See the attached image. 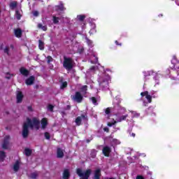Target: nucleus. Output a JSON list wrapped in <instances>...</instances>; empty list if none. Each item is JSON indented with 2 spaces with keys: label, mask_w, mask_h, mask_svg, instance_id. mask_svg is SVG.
I'll use <instances>...</instances> for the list:
<instances>
[{
  "label": "nucleus",
  "mask_w": 179,
  "mask_h": 179,
  "mask_svg": "<svg viewBox=\"0 0 179 179\" xmlns=\"http://www.w3.org/2000/svg\"><path fill=\"white\" fill-rule=\"evenodd\" d=\"M29 127L31 129H40V120L33 117L32 120L27 118V122H24L22 127V137L27 138L29 136Z\"/></svg>",
  "instance_id": "f257e3e1"
},
{
  "label": "nucleus",
  "mask_w": 179,
  "mask_h": 179,
  "mask_svg": "<svg viewBox=\"0 0 179 179\" xmlns=\"http://www.w3.org/2000/svg\"><path fill=\"white\" fill-rule=\"evenodd\" d=\"M76 174L79 176L80 179H89L92 174V169H87L86 171L82 170V169H76Z\"/></svg>",
  "instance_id": "f03ea898"
},
{
  "label": "nucleus",
  "mask_w": 179,
  "mask_h": 179,
  "mask_svg": "<svg viewBox=\"0 0 179 179\" xmlns=\"http://www.w3.org/2000/svg\"><path fill=\"white\" fill-rule=\"evenodd\" d=\"M64 61L63 62V66L67 69V71H71L73 68V62L72 59L64 57Z\"/></svg>",
  "instance_id": "7ed1b4c3"
},
{
  "label": "nucleus",
  "mask_w": 179,
  "mask_h": 179,
  "mask_svg": "<svg viewBox=\"0 0 179 179\" xmlns=\"http://www.w3.org/2000/svg\"><path fill=\"white\" fill-rule=\"evenodd\" d=\"M71 99L76 103H82L83 101V96L79 92H76L74 95H72Z\"/></svg>",
  "instance_id": "20e7f679"
},
{
  "label": "nucleus",
  "mask_w": 179,
  "mask_h": 179,
  "mask_svg": "<svg viewBox=\"0 0 179 179\" xmlns=\"http://www.w3.org/2000/svg\"><path fill=\"white\" fill-rule=\"evenodd\" d=\"M99 86L102 89V90H106V89H108V80H107V78H105L103 80L100 78Z\"/></svg>",
  "instance_id": "39448f33"
},
{
  "label": "nucleus",
  "mask_w": 179,
  "mask_h": 179,
  "mask_svg": "<svg viewBox=\"0 0 179 179\" xmlns=\"http://www.w3.org/2000/svg\"><path fill=\"white\" fill-rule=\"evenodd\" d=\"M34 80H36V78L31 76L25 80V83L27 86H31L34 84Z\"/></svg>",
  "instance_id": "423d86ee"
},
{
  "label": "nucleus",
  "mask_w": 179,
  "mask_h": 179,
  "mask_svg": "<svg viewBox=\"0 0 179 179\" xmlns=\"http://www.w3.org/2000/svg\"><path fill=\"white\" fill-rule=\"evenodd\" d=\"M20 73L22 76H24L25 78H27V76H29V75L30 74L29 70L26 69V68L24 67H21L20 69Z\"/></svg>",
  "instance_id": "0eeeda50"
},
{
  "label": "nucleus",
  "mask_w": 179,
  "mask_h": 179,
  "mask_svg": "<svg viewBox=\"0 0 179 179\" xmlns=\"http://www.w3.org/2000/svg\"><path fill=\"white\" fill-rule=\"evenodd\" d=\"M9 139H10V136H6L4 138L3 143L1 145L3 149H8V146L9 145Z\"/></svg>",
  "instance_id": "6e6552de"
},
{
  "label": "nucleus",
  "mask_w": 179,
  "mask_h": 179,
  "mask_svg": "<svg viewBox=\"0 0 179 179\" xmlns=\"http://www.w3.org/2000/svg\"><path fill=\"white\" fill-rule=\"evenodd\" d=\"M64 152H65V151L64 150H62L61 148H57V159H62V157H64Z\"/></svg>",
  "instance_id": "1a4fd4ad"
},
{
  "label": "nucleus",
  "mask_w": 179,
  "mask_h": 179,
  "mask_svg": "<svg viewBox=\"0 0 179 179\" xmlns=\"http://www.w3.org/2000/svg\"><path fill=\"white\" fill-rule=\"evenodd\" d=\"M17 103H22L23 101V94L20 91H17Z\"/></svg>",
  "instance_id": "9d476101"
},
{
  "label": "nucleus",
  "mask_w": 179,
  "mask_h": 179,
  "mask_svg": "<svg viewBox=\"0 0 179 179\" xmlns=\"http://www.w3.org/2000/svg\"><path fill=\"white\" fill-rule=\"evenodd\" d=\"M102 152L104 156H106L107 157H108V156H110V153H111V148H110V147L108 146H106L103 148Z\"/></svg>",
  "instance_id": "9b49d317"
},
{
  "label": "nucleus",
  "mask_w": 179,
  "mask_h": 179,
  "mask_svg": "<svg viewBox=\"0 0 179 179\" xmlns=\"http://www.w3.org/2000/svg\"><path fill=\"white\" fill-rule=\"evenodd\" d=\"M100 177H101V170L100 169H96L94 171V179H100Z\"/></svg>",
  "instance_id": "f8f14e48"
},
{
  "label": "nucleus",
  "mask_w": 179,
  "mask_h": 179,
  "mask_svg": "<svg viewBox=\"0 0 179 179\" xmlns=\"http://www.w3.org/2000/svg\"><path fill=\"white\" fill-rule=\"evenodd\" d=\"M69 177H71L69 169H64L63 172V179H69Z\"/></svg>",
  "instance_id": "ddd939ff"
},
{
  "label": "nucleus",
  "mask_w": 179,
  "mask_h": 179,
  "mask_svg": "<svg viewBox=\"0 0 179 179\" xmlns=\"http://www.w3.org/2000/svg\"><path fill=\"white\" fill-rule=\"evenodd\" d=\"M41 124L42 129H45V128L47 127V125H48V122H47V119L46 118H43L41 120Z\"/></svg>",
  "instance_id": "4468645a"
},
{
  "label": "nucleus",
  "mask_w": 179,
  "mask_h": 179,
  "mask_svg": "<svg viewBox=\"0 0 179 179\" xmlns=\"http://www.w3.org/2000/svg\"><path fill=\"white\" fill-rule=\"evenodd\" d=\"M127 118H128V114L117 117V118H116V121L117 122H122V121H125Z\"/></svg>",
  "instance_id": "2eb2a0df"
},
{
  "label": "nucleus",
  "mask_w": 179,
  "mask_h": 179,
  "mask_svg": "<svg viewBox=\"0 0 179 179\" xmlns=\"http://www.w3.org/2000/svg\"><path fill=\"white\" fill-rule=\"evenodd\" d=\"M19 169H20V162L16 161L13 165V171L17 173V171H19Z\"/></svg>",
  "instance_id": "dca6fc26"
},
{
  "label": "nucleus",
  "mask_w": 179,
  "mask_h": 179,
  "mask_svg": "<svg viewBox=\"0 0 179 179\" xmlns=\"http://www.w3.org/2000/svg\"><path fill=\"white\" fill-rule=\"evenodd\" d=\"M9 7L11 9V10H14L15 8L17 7V1H11L9 4Z\"/></svg>",
  "instance_id": "f3484780"
},
{
  "label": "nucleus",
  "mask_w": 179,
  "mask_h": 179,
  "mask_svg": "<svg viewBox=\"0 0 179 179\" xmlns=\"http://www.w3.org/2000/svg\"><path fill=\"white\" fill-rule=\"evenodd\" d=\"M64 10H65V8L64 7V4L62 3L55 6V10H57V12H62Z\"/></svg>",
  "instance_id": "a211bd4d"
},
{
  "label": "nucleus",
  "mask_w": 179,
  "mask_h": 179,
  "mask_svg": "<svg viewBox=\"0 0 179 179\" xmlns=\"http://www.w3.org/2000/svg\"><path fill=\"white\" fill-rule=\"evenodd\" d=\"M31 153H33V151L30 150V148H25L24 151V154L25 156L29 157V156H31Z\"/></svg>",
  "instance_id": "6ab92c4d"
},
{
  "label": "nucleus",
  "mask_w": 179,
  "mask_h": 179,
  "mask_svg": "<svg viewBox=\"0 0 179 179\" xmlns=\"http://www.w3.org/2000/svg\"><path fill=\"white\" fill-rule=\"evenodd\" d=\"M15 37L20 38L22 37V29H17L15 30Z\"/></svg>",
  "instance_id": "aec40b11"
},
{
  "label": "nucleus",
  "mask_w": 179,
  "mask_h": 179,
  "mask_svg": "<svg viewBox=\"0 0 179 179\" xmlns=\"http://www.w3.org/2000/svg\"><path fill=\"white\" fill-rule=\"evenodd\" d=\"M6 157V155L5 154V152L0 151V162H3L5 160V158Z\"/></svg>",
  "instance_id": "412c9836"
},
{
  "label": "nucleus",
  "mask_w": 179,
  "mask_h": 179,
  "mask_svg": "<svg viewBox=\"0 0 179 179\" xmlns=\"http://www.w3.org/2000/svg\"><path fill=\"white\" fill-rule=\"evenodd\" d=\"M80 92L83 94H86V93H87V85H83L81 87Z\"/></svg>",
  "instance_id": "4be33fe9"
},
{
  "label": "nucleus",
  "mask_w": 179,
  "mask_h": 179,
  "mask_svg": "<svg viewBox=\"0 0 179 179\" xmlns=\"http://www.w3.org/2000/svg\"><path fill=\"white\" fill-rule=\"evenodd\" d=\"M77 18L78 19V20H80V22H83L85 19H86V15H79L77 16Z\"/></svg>",
  "instance_id": "5701e85b"
},
{
  "label": "nucleus",
  "mask_w": 179,
  "mask_h": 179,
  "mask_svg": "<svg viewBox=\"0 0 179 179\" xmlns=\"http://www.w3.org/2000/svg\"><path fill=\"white\" fill-rule=\"evenodd\" d=\"M52 18L54 24H58L59 23V17L53 16Z\"/></svg>",
  "instance_id": "b1692460"
},
{
  "label": "nucleus",
  "mask_w": 179,
  "mask_h": 179,
  "mask_svg": "<svg viewBox=\"0 0 179 179\" xmlns=\"http://www.w3.org/2000/svg\"><path fill=\"white\" fill-rule=\"evenodd\" d=\"M38 29H41L42 30H43V31H47V26L45 25H43L42 24H38Z\"/></svg>",
  "instance_id": "393cba45"
},
{
  "label": "nucleus",
  "mask_w": 179,
  "mask_h": 179,
  "mask_svg": "<svg viewBox=\"0 0 179 179\" xmlns=\"http://www.w3.org/2000/svg\"><path fill=\"white\" fill-rule=\"evenodd\" d=\"M15 17L17 20H20V18L22 17V14H20V12H19V10L15 11Z\"/></svg>",
  "instance_id": "a878e982"
},
{
  "label": "nucleus",
  "mask_w": 179,
  "mask_h": 179,
  "mask_svg": "<svg viewBox=\"0 0 179 179\" xmlns=\"http://www.w3.org/2000/svg\"><path fill=\"white\" fill-rule=\"evenodd\" d=\"M38 47L41 50H44V42H43L41 40L38 41Z\"/></svg>",
  "instance_id": "bb28decb"
},
{
  "label": "nucleus",
  "mask_w": 179,
  "mask_h": 179,
  "mask_svg": "<svg viewBox=\"0 0 179 179\" xmlns=\"http://www.w3.org/2000/svg\"><path fill=\"white\" fill-rule=\"evenodd\" d=\"M76 125H80V124H82V117H80V116L78 117L76 119Z\"/></svg>",
  "instance_id": "cd10ccee"
},
{
  "label": "nucleus",
  "mask_w": 179,
  "mask_h": 179,
  "mask_svg": "<svg viewBox=\"0 0 179 179\" xmlns=\"http://www.w3.org/2000/svg\"><path fill=\"white\" fill-rule=\"evenodd\" d=\"M68 86V83L66 81L65 82H62L61 85H60V89H65Z\"/></svg>",
  "instance_id": "c85d7f7f"
},
{
  "label": "nucleus",
  "mask_w": 179,
  "mask_h": 179,
  "mask_svg": "<svg viewBox=\"0 0 179 179\" xmlns=\"http://www.w3.org/2000/svg\"><path fill=\"white\" fill-rule=\"evenodd\" d=\"M37 177H38V173H37V172H34L32 173H31L30 178L32 179H36L37 178Z\"/></svg>",
  "instance_id": "c756f323"
},
{
  "label": "nucleus",
  "mask_w": 179,
  "mask_h": 179,
  "mask_svg": "<svg viewBox=\"0 0 179 179\" xmlns=\"http://www.w3.org/2000/svg\"><path fill=\"white\" fill-rule=\"evenodd\" d=\"M90 100H91V101L93 103V104H94V106H97L98 103L96 97H91L90 98Z\"/></svg>",
  "instance_id": "7c9ffc66"
},
{
  "label": "nucleus",
  "mask_w": 179,
  "mask_h": 179,
  "mask_svg": "<svg viewBox=\"0 0 179 179\" xmlns=\"http://www.w3.org/2000/svg\"><path fill=\"white\" fill-rule=\"evenodd\" d=\"M85 40L87 41V44L88 45H90V47H92V44H93V42L90 39H89L87 37L85 38Z\"/></svg>",
  "instance_id": "2f4dec72"
},
{
  "label": "nucleus",
  "mask_w": 179,
  "mask_h": 179,
  "mask_svg": "<svg viewBox=\"0 0 179 179\" xmlns=\"http://www.w3.org/2000/svg\"><path fill=\"white\" fill-rule=\"evenodd\" d=\"M145 99H147L148 103H152V96L150 95H147L145 96Z\"/></svg>",
  "instance_id": "473e14b6"
},
{
  "label": "nucleus",
  "mask_w": 179,
  "mask_h": 179,
  "mask_svg": "<svg viewBox=\"0 0 179 179\" xmlns=\"http://www.w3.org/2000/svg\"><path fill=\"white\" fill-rule=\"evenodd\" d=\"M96 33V25L94 26V28L90 31V34H93Z\"/></svg>",
  "instance_id": "72a5a7b5"
},
{
  "label": "nucleus",
  "mask_w": 179,
  "mask_h": 179,
  "mask_svg": "<svg viewBox=\"0 0 179 179\" xmlns=\"http://www.w3.org/2000/svg\"><path fill=\"white\" fill-rule=\"evenodd\" d=\"M177 62V59L176 58V56H173V59L171 61V63L173 64L174 66H176Z\"/></svg>",
  "instance_id": "f704fd0d"
},
{
  "label": "nucleus",
  "mask_w": 179,
  "mask_h": 179,
  "mask_svg": "<svg viewBox=\"0 0 179 179\" xmlns=\"http://www.w3.org/2000/svg\"><path fill=\"white\" fill-rule=\"evenodd\" d=\"M6 79H10V77L13 76V74L10 75L9 73H6Z\"/></svg>",
  "instance_id": "c9c22d12"
},
{
  "label": "nucleus",
  "mask_w": 179,
  "mask_h": 179,
  "mask_svg": "<svg viewBox=\"0 0 179 179\" xmlns=\"http://www.w3.org/2000/svg\"><path fill=\"white\" fill-rule=\"evenodd\" d=\"M45 138L46 139H50L51 138V136H50V134L48 132L45 133Z\"/></svg>",
  "instance_id": "e433bc0d"
},
{
  "label": "nucleus",
  "mask_w": 179,
  "mask_h": 179,
  "mask_svg": "<svg viewBox=\"0 0 179 179\" xmlns=\"http://www.w3.org/2000/svg\"><path fill=\"white\" fill-rule=\"evenodd\" d=\"M4 52H5V54H7L8 55H9V48L6 47L4 48Z\"/></svg>",
  "instance_id": "4c0bfd02"
},
{
  "label": "nucleus",
  "mask_w": 179,
  "mask_h": 179,
  "mask_svg": "<svg viewBox=\"0 0 179 179\" xmlns=\"http://www.w3.org/2000/svg\"><path fill=\"white\" fill-rule=\"evenodd\" d=\"M106 114L108 115L111 113V109L110 108H107L105 110Z\"/></svg>",
  "instance_id": "58836bf2"
},
{
  "label": "nucleus",
  "mask_w": 179,
  "mask_h": 179,
  "mask_svg": "<svg viewBox=\"0 0 179 179\" xmlns=\"http://www.w3.org/2000/svg\"><path fill=\"white\" fill-rule=\"evenodd\" d=\"M80 117L83 118V120L87 121V115H81Z\"/></svg>",
  "instance_id": "ea45409f"
},
{
  "label": "nucleus",
  "mask_w": 179,
  "mask_h": 179,
  "mask_svg": "<svg viewBox=\"0 0 179 179\" xmlns=\"http://www.w3.org/2000/svg\"><path fill=\"white\" fill-rule=\"evenodd\" d=\"M48 108L49 111H53L54 106L52 105H49Z\"/></svg>",
  "instance_id": "a19ab883"
},
{
  "label": "nucleus",
  "mask_w": 179,
  "mask_h": 179,
  "mask_svg": "<svg viewBox=\"0 0 179 179\" xmlns=\"http://www.w3.org/2000/svg\"><path fill=\"white\" fill-rule=\"evenodd\" d=\"M115 124H117V120L115 121L113 123H108V127H113V125H115Z\"/></svg>",
  "instance_id": "79ce46f5"
},
{
  "label": "nucleus",
  "mask_w": 179,
  "mask_h": 179,
  "mask_svg": "<svg viewBox=\"0 0 179 179\" xmlns=\"http://www.w3.org/2000/svg\"><path fill=\"white\" fill-rule=\"evenodd\" d=\"M34 16H35L36 17H37V16H38V11L35 10L34 12H32Z\"/></svg>",
  "instance_id": "37998d69"
},
{
  "label": "nucleus",
  "mask_w": 179,
  "mask_h": 179,
  "mask_svg": "<svg viewBox=\"0 0 179 179\" xmlns=\"http://www.w3.org/2000/svg\"><path fill=\"white\" fill-rule=\"evenodd\" d=\"M48 64H50V62H51L52 61V57H51L50 56H48Z\"/></svg>",
  "instance_id": "c03bdc74"
},
{
  "label": "nucleus",
  "mask_w": 179,
  "mask_h": 179,
  "mask_svg": "<svg viewBox=\"0 0 179 179\" xmlns=\"http://www.w3.org/2000/svg\"><path fill=\"white\" fill-rule=\"evenodd\" d=\"M136 179H145V178L141 175L136 176Z\"/></svg>",
  "instance_id": "a18cd8bd"
},
{
  "label": "nucleus",
  "mask_w": 179,
  "mask_h": 179,
  "mask_svg": "<svg viewBox=\"0 0 179 179\" xmlns=\"http://www.w3.org/2000/svg\"><path fill=\"white\" fill-rule=\"evenodd\" d=\"M145 73H147L146 76H148V75L149 76H150V75H152V73H153V71H147V72H145Z\"/></svg>",
  "instance_id": "49530a36"
},
{
  "label": "nucleus",
  "mask_w": 179,
  "mask_h": 179,
  "mask_svg": "<svg viewBox=\"0 0 179 179\" xmlns=\"http://www.w3.org/2000/svg\"><path fill=\"white\" fill-rule=\"evenodd\" d=\"M103 131H105V132H108L109 131L108 127H104Z\"/></svg>",
  "instance_id": "de8ad7c7"
},
{
  "label": "nucleus",
  "mask_w": 179,
  "mask_h": 179,
  "mask_svg": "<svg viewBox=\"0 0 179 179\" xmlns=\"http://www.w3.org/2000/svg\"><path fill=\"white\" fill-rule=\"evenodd\" d=\"M65 110H71V106L68 105L66 108Z\"/></svg>",
  "instance_id": "09e8293b"
},
{
  "label": "nucleus",
  "mask_w": 179,
  "mask_h": 179,
  "mask_svg": "<svg viewBox=\"0 0 179 179\" xmlns=\"http://www.w3.org/2000/svg\"><path fill=\"white\" fill-rule=\"evenodd\" d=\"M27 108L29 111H33V108H31V106H28Z\"/></svg>",
  "instance_id": "8fccbe9b"
},
{
  "label": "nucleus",
  "mask_w": 179,
  "mask_h": 179,
  "mask_svg": "<svg viewBox=\"0 0 179 179\" xmlns=\"http://www.w3.org/2000/svg\"><path fill=\"white\" fill-rule=\"evenodd\" d=\"M144 94H145V96H150L149 95V92H148V91L144 92Z\"/></svg>",
  "instance_id": "3c124183"
},
{
  "label": "nucleus",
  "mask_w": 179,
  "mask_h": 179,
  "mask_svg": "<svg viewBox=\"0 0 179 179\" xmlns=\"http://www.w3.org/2000/svg\"><path fill=\"white\" fill-rule=\"evenodd\" d=\"M96 69V66H93L92 67L90 68L91 71H94Z\"/></svg>",
  "instance_id": "603ef678"
},
{
  "label": "nucleus",
  "mask_w": 179,
  "mask_h": 179,
  "mask_svg": "<svg viewBox=\"0 0 179 179\" xmlns=\"http://www.w3.org/2000/svg\"><path fill=\"white\" fill-rule=\"evenodd\" d=\"M141 96H142V97H143V96H145L146 95H145V92H141Z\"/></svg>",
  "instance_id": "864d4df0"
},
{
  "label": "nucleus",
  "mask_w": 179,
  "mask_h": 179,
  "mask_svg": "<svg viewBox=\"0 0 179 179\" xmlns=\"http://www.w3.org/2000/svg\"><path fill=\"white\" fill-rule=\"evenodd\" d=\"M134 117H139V113H134Z\"/></svg>",
  "instance_id": "5fc2aeb1"
},
{
  "label": "nucleus",
  "mask_w": 179,
  "mask_h": 179,
  "mask_svg": "<svg viewBox=\"0 0 179 179\" xmlns=\"http://www.w3.org/2000/svg\"><path fill=\"white\" fill-rule=\"evenodd\" d=\"M105 179H115V178H108V177H106V178H105Z\"/></svg>",
  "instance_id": "6e6d98bb"
},
{
  "label": "nucleus",
  "mask_w": 179,
  "mask_h": 179,
  "mask_svg": "<svg viewBox=\"0 0 179 179\" xmlns=\"http://www.w3.org/2000/svg\"><path fill=\"white\" fill-rule=\"evenodd\" d=\"M92 155H93V157H96V153L92 152Z\"/></svg>",
  "instance_id": "4d7b16f0"
},
{
  "label": "nucleus",
  "mask_w": 179,
  "mask_h": 179,
  "mask_svg": "<svg viewBox=\"0 0 179 179\" xmlns=\"http://www.w3.org/2000/svg\"><path fill=\"white\" fill-rule=\"evenodd\" d=\"M86 142H87V143H89V142H90V140L87 139V140H86Z\"/></svg>",
  "instance_id": "13d9d810"
},
{
  "label": "nucleus",
  "mask_w": 179,
  "mask_h": 179,
  "mask_svg": "<svg viewBox=\"0 0 179 179\" xmlns=\"http://www.w3.org/2000/svg\"><path fill=\"white\" fill-rule=\"evenodd\" d=\"M115 128V129H120V127H114Z\"/></svg>",
  "instance_id": "bf43d9fd"
},
{
  "label": "nucleus",
  "mask_w": 179,
  "mask_h": 179,
  "mask_svg": "<svg viewBox=\"0 0 179 179\" xmlns=\"http://www.w3.org/2000/svg\"><path fill=\"white\" fill-rule=\"evenodd\" d=\"M131 136H134H134H135V134L132 133V134H131Z\"/></svg>",
  "instance_id": "052dcab7"
},
{
  "label": "nucleus",
  "mask_w": 179,
  "mask_h": 179,
  "mask_svg": "<svg viewBox=\"0 0 179 179\" xmlns=\"http://www.w3.org/2000/svg\"><path fill=\"white\" fill-rule=\"evenodd\" d=\"M115 43L118 45V41H116Z\"/></svg>",
  "instance_id": "680f3d73"
},
{
  "label": "nucleus",
  "mask_w": 179,
  "mask_h": 179,
  "mask_svg": "<svg viewBox=\"0 0 179 179\" xmlns=\"http://www.w3.org/2000/svg\"><path fill=\"white\" fill-rule=\"evenodd\" d=\"M96 62H97V61H99V59H98L97 57H96Z\"/></svg>",
  "instance_id": "e2e57ef3"
},
{
  "label": "nucleus",
  "mask_w": 179,
  "mask_h": 179,
  "mask_svg": "<svg viewBox=\"0 0 179 179\" xmlns=\"http://www.w3.org/2000/svg\"><path fill=\"white\" fill-rule=\"evenodd\" d=\"M62 114H65V113L64 112H62Z\"/></svg>",
  "instance_id": "0e129e2a"
},
{
  "label": "nucleus",
  "mask_w": 179,
  "mask_h": 179,
  "mask_svg": "<svg viewBox=\"0 0 179 179\" xmlns=\"http://www.w3.org/2000/svg\"><path fill=\"white\" fill-rule=\"evenodd\" d=\"M131 113H132L134 114V113H135V112H134V111H131Z\"/></svg>",
  "instance_id": "69168bd1"
}]
</instances>
